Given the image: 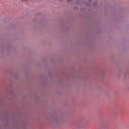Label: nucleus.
Wrapping results in <instances>:
<instances>
[{"mask_svg":"<svg viewBox=\"0 0 129 129\" xmlns=\"http://www.w3.org/2000/svg\"><path fill=\"white\" fill-rule=\"evenodd\" d=\"M67 2H69V3L72 2V0H67Z\"/></svg>","mask_w":129,"mask_h":129,"instance_id":"f257e3e1","label":"nucleus"},{"mask_svg":"<svg viewBox=\"0 0 129 129\" xmlns=\"http://www.w3.org/2000/svg\"><path fill=\"white\" fill-rule=\"evenodd\" d=\"M22 1H24V2H29V0H22Z\"/></svg>","mask_w":129,"mask_h":129,"instance_id":"f03ea898","label":"nucleus"}]
</instances>
